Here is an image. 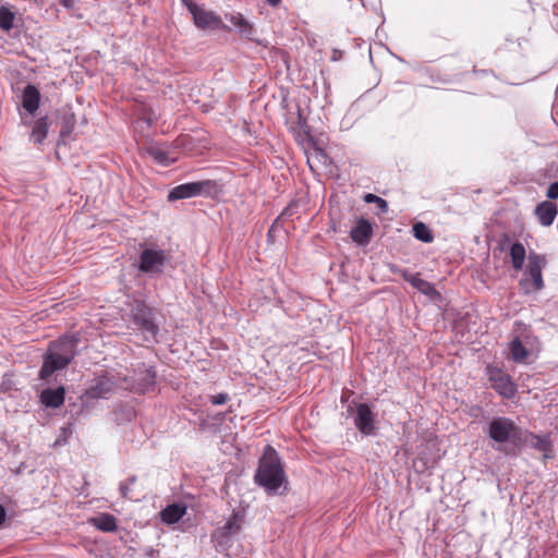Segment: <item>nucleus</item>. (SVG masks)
Segmentation results:
<instances>
[{
  "label": "nucleus",
  "mask_w": 558,
  "mask_h": 558,
  "mask_svg": "<svg viewBox=\"0 0 558 558\" xmlns=\"http://www.w3.org/2000/svg\"><path fill=\"white\" fill-rule=\"evenodd\" d=\"M77 339L75 337H62L50 342L44 355L40 368V378L47 379L54 372L64 369L76 355Z\"/></svg>",
  "instance_id": "nucleus-1"
},
{
  "label": "nucleus",
  "mask_w": 558,
  "mask_h": 558,
  "mask_svg": "<svg viewBox=\"0 0 558 558\" xmlns=\"http://www.w3.org/2000/svg\"><path fill=\"white\" fill-rule=\"evenodd\" d=\"M255 482L269 494L276 495L286 482V474L275 449L267 446L259 460Z\"/></svg>",
  "instance_id": "nucleus-2"
},
{
  "label": "nucleus",
  "mask_w": 558,
  "mask_h": 558,
  "mask_svg": "<svg viewBox=\"0 0 558 558\" xmlns=\"http://www.w3.org/2000/svg\"><path fill=\"white\" fill-rule=\"evenodd\" d=\"M546 266L544 256L534 252L527 256V266L519 281L523 293L531 294L541 291L544 288L543 268Z\"/></svg>",
  "instance_id": "nucleus-3"
},
{
  "label": "nucleus",
  "mask_w": 558,
  "mask_h": 558,
  "mask_svg": "<svg viewBox=\"0 0 558 558\" xmlns=\"http://www.w3.org/2000/svg\"><path fill=\"white\" fill-rule=\"evenodd\" d=\"M170 260V254L156 245L143 246L138 257V270L148 276H158L163 272Z\"/></svg>",
  "instance_id": "nucleus-4"
},
{
  "label": "nucleus",
  "mask_w": 558,
  "mask_h": 558,
  "mask_svg": "<svg viewBox=\"0 0 558 558\" xmlns=\"http://www.w3.org/2000/svg\"><path fill=\"white\" fill-rule=\"evenodd\" d=\"M488 436L498 444L522 441V429L509 417L496 416L488 424Z\"/></svg>",
  "instance_id": "nucleus-5"
},
{
  "label": "nucleus",
  "mask_w": 558,
  "mask_h": 558,
  "mask_svg": "<svg viewBox=\"0 0 558 558\" xmlns=\"http://www.w3.org/2000/svg\"><path fill=\"white\" fill-rule=\"evenodd\" d=\"M132 323L142 331L147 341H156L159 328L153 310L143 302H135L131 311Z\"/></svg>",
  "instance_id": "nucleus-6"
},
{
  "label": "nucleus",
  "mask_w": 558,
  "mask_h": 558,
  "mask_svg": "<svg viewBox=\"0 0 558 558\" xmlns=\"http://www.w3.org/2000/svg\"><path fill=\"white\" fill-rule=\"evenodd\" d=\"M216 190V183L211 180L189 182L177 185L168 194V201L192 198L201 195H210Z\"/></svg>",
  "instance_id": "nucleus-7"
},
{
  "label": "nucleus",
  "mask_w": 558,
  "mask_h": 558,
  "mask_svg": "<svg viewBox=\"0 0 558 558\" xmlns=\"http://www.w3.org/2000/svg\"><path fill=\"white\" fill-rule=\"evenodd\" d=\"M486 375L492 387L498 395L506 399L514 397L517 392V386L512 381L510 375L494 365L486 366Z\"/></svg>",
  "instance_id": "nucleus-8"
},
{
  "label": "nucleus",
  "mask_w": 558,
  "mask_h": 558,
  "mask_svg": "<svg viewBox=\"0 0 558 558\" xmlns=\"http://www.w3.org/2000/svg\"><path fill=\"white\" fill-rule=\"evenodd\" d=\"M187 9L193 16L196 27L201 29H229V27L222 23L221 17L215 12L192 2L187 4Z\"/></svg>",
  "instance_id": "nucleus-9"
},
{
  "label": "nucleus",
  "mask_w": 558,
  "mask_h": 558,
  "mask_svg": "<svg viewBox=\"0 0 558 558\" xmlns=\"http://www.w3.org/2000/svg\"><path fill=\"white\" fill-rule=\"evenodd\" d=\"M243 525V517L240 513H233L231 518L214 534L218 545H228L233 536L238 535Z\"/></svg>",
  "instance_id": "nucleus-10"
},
{
  "label": "nucleus",
  "mask_w": 558,
  "mask_h": 558,
  "mask_svg": "<svg viewBox=\"0 0 558 558\" xmlns=\"http://www.w3.org/2000/svg\"><path fill=\"white\" fill-rule=\"evenodd\" d=\"M355 427L363 435H372L375 432V414L366 403H360L356 407V414L354 417Z\"/></svg>",
  "instance_id": "nucleus-11"
},
{
  "label": "nucleus",
  "mask_w": 558,
  "mask_h": 558,
  "mask_svg": "<svg viewBox=\"0 0 558 558\" xmlns=\"http://www.w3.org/2000/svg\"><path fill=\"white\" fill-rule=\"evenodd\" d=\"M522 441H524L530 447L543 452L544 460L553 458V444L548 435H535L533 433H525L524 438L522 437Z\"/></svg>",
  "instance_id": "nucleus-12"
},
{
  "label": "nucleus",
  "mask_w": 558,
  "mask_h": 558,
  "mask_svg": "<svg viewBox=\"0 0 558 558\" xmlns=\"http://www.w3.org/2000/svg\"><path fill=\"white\" fill-rule=\"evenodd\" d=\"M134 384L132 389L137 392H146L154 388L156 373L153 367H140L135 374Z\"/></svg>",
  "instance_id": "nucleus-13"
},
{
  "label": "nucleus",
  "mask_w": 558,
  "mask_h": 558,
  "mask_svg": "<svg viewBox=\"0 0 558 558\" xmlns=\"http://www.w3.org/2000/svg\"><path fill=\"white\" fill-rule=\"evenodd\" d=\"M25 125L31 126L29 141L35 145H41L49 132V120L48 117H40L33 122L23 121Z\"/></svg>",
  "instance_id": "nucleus-14"
},
{
  "label": "nucleus",
  "mask_w": 558,
  "mask_h": 558,
  "mask_svg": "<svg viewBox=\"0 0 558 558\" xmlns=\"http://www.w3.org/2000/svg\"><path fill=\"white\" fill-rule=\"evenodd\" d=\"M402 277L408 281L414 289L434 300L439 295L435 287L428 281L422 279L418 274H411L407 270L402 271Z\"/></svg>",
  "instance_id": "nucleus-15"
},
{
  "label": "nucleus",
  "mask_w": 558,
  "mask_h": 558,
  "mask_svg": "<svg viewBox=\"0 0 558 558\" xmlns=\"http://www.w3.org/2000/svg\"><path fill=\"white\" fill-rule=\"evenodd\" d=\"M226 19L233 25L242 37L248 40H254L255 29L241 13L226 14Z\"/></svg>",
  "instance_id": "nucleus-16"
},
{
  "label": "nucleus",
  "mask_w": 558,
  "mask_h": 558,
  "mask_svg": "<svg viewBox=\"0 0 558 558\" xmlns=\"http://www.w3.org/2000/svg\"><path fill=\"white\" fill-rule=\"evenodd\" d=\"M534 213L542 226L549 227L553 225L558 209L556 204L549 201H544L535 207Z\"/></svg>",
  "instance_id": "nucleus-17"
},
{
  "label": "nucleus",
  "mask_w": 558,
  "mask_h": 558,
  "mask_svg": "<svg viewBox=\"0 0 558 558\" xmlns=\"http://www.w3.org/2000/svg\"><path fill=\"white\" fill-rule=\"evenodd\" d=\"M40 105V93L36 86L28 84L22 94L23 108L33 116Z\"/></svg>",
  "instance_id": "nucleus-18"
},
{
  "label": "nucleus",
  "mask_w": 558,
  "mask_h": 558,
  "mask_svg": "<svg viewBox=\"0 0 558 558\" xmlns=\"http://www.w3.org/2000/svg\"><path fill=\"white\" fill-rule=\"evenodd\" d=\"M351 238L357 245L368 244L372 236V226L365 219H360L355 227L352 228Z\"/></svg>",
  "instance_id": "nucleus-19"
},
{
  "label": "nucleus",
  "mask_w": 558,
  "mask_h": 558,
  "mask_svg": "<svg viewBox=\"0 0 558 558\" xmlns=\"http://www.w3.org/2000/svg\"><path fill=\"white\" fill-rule=\"evenodd\" d=\"M113 388V380L108 376H101L94 381L87 392L92 398H107Z\"/></svg>",
  "instance_id": "nucleus-20"
},
{
  "label": "nucleus",
  "mask_w": 558,
  "mask_h": 558,
  "mask_svg": "<svg viewBox=\"0 0 558 558\" xmlns=\"http://www.w3.org/2000/svg\"><path fill=\"white\" fill-rule=\"evenodd\" d=\"M40 401L48 408H59L64 401V388L59 387L57 389L43 390L40 393Z\"/></svg>",
  "instance_id": "nucleus-21"
},
{
  "label": "nucleus",
  "mask_w": 558,
  "mask_h": 558,
  "mask_svg": "<svg viewBox=\"0 0 558 558\" xmlns=\"http://www.w3.org/2000/svg\"><path fill=\"white\" fill-rule=\"evenodd\" d=\"M186 512V507L183 504H172L167 506L161 512V521L167 524H174L179 522Z\"/></svg>",
  "instance_id": "nucleus-22"
},
{
  "label": "nucleus",
  "mask_w": 558,
  "mask_h": 558,
  "mask_svg": "<svg viewBox=\"0 0 558 558\" xmlns=\"http://www.w3.org/2000/svg\"><path fill=\"white\" fill-rule=\"evenodd\" d=\"M511 360L515 363H527L530 351L522 343L519 337H515L509 344Z\"/></svg>",
  "instance_id": "nucleus-23"
},
{
  "label": "nucleus",
  "mask_w": 558,
  "mask_h": 558,
  "mask_svg": "<svg viewBox=\"0 0 558 558\" xmlns=\"http://www.w3.org/2000/svg\"><path fill=\"white\" fill-rule=\"evenodd\" d=\"M509 257L515 271L522 270L526 258L525 247L522 243L515 242L510 246Z\"/></svg>",
  "instance_id": "nucleus-24"
},
{
  "label": "nucleus",
  "mask_w": 558,
  "mask_h": 558,
  "mask_svg": "<svg viewBox=\"0 0 558 558\" xmlns=\"http://www.w3.org/2000/svg\"><path fill=\"white\" fill-rule=\"evenodd\" d=\"M90 523L102 532H113L117 530V520L109 513H101L92 518Z\"/></svg>",
  "instance_id": "nucleus-25"
},
{
  "label": "nucleus",
  "mask_w": 558,
  "mask_h": 558,
  "mask_svg": "<svg viewBox=\"0 0 558 558\" xmlns=\"http://www.w3.org/2000/svg\"><path fill=\"white\" fill-rule=\"evenodd\" d=\"M147 153L154 159L155 162L161 166H169L175 161V157L171 156L168 150L159 146H150L147 149Z\"/></svg>",
  "instance_id": "nucleus-26"
},
{
  "label": "nucleus",
  "mask_w": 558,
  "mask_h": 558,
  "mask_svg": "<svg viewBox=\"0 0 558 558\" xmlns=\"http://www.w3.org/2000/svg\"><path fill=\"white\" fill-rule=\"evenodd\" d=\"M413 235L415 239L424 242L430 243L434 240L433 233L429 228L423 222H416L413 226Z\"/></svg>",
  "instance_id": "nucleus-27"
},
{
  "label": "nucleus",
  "mask_w": 558,
  "mask_h": 558,
  "mask_svg": "<svg viewBox=\"0 0 558 558\" xmlns=\"http://www.w3.org/2000/svg\"><path fill=\"white\" fill-rule=\"evenodd\" d=\"M15 15L8 8H0V28L3 31H10L13 27Z\"/></svg>",
  "instance_id": "nucleus-28"
},
{
  "label": "nucleus",
  "mask_w": 558,
  "mask_h": 558,
  "mask_svg": "<svg viewBox=\"0 0 558 558\" xmlns=\"http://www.w3.org/2000/svg\"><path fill=\"white\" fill-rule=\"evenodd\" d=\"M75 125V117L72 112L65 111L62 116V126L60 130V135L62 137L69 135Z\"/></svg>",
  "instance_id": "nucleus-29"
},
{
  "label": "nucleus",
  "mask_w": 558,
  "mask_h": 558,
  "mask_svg": "<svg viewBox=\"0 0 558 558\" xmlns=\"http://www.w3.org/2000/svg\"><path fill=\"white\" fill-rule=\"evenodd\" d=\"M364 202L367 204H372V203L376 204L378 209H380L381 213H386L388 210L387 202L384 198H381L375 194H372V193L365 194Z\"/></svg>",
  "instance_id": "nucleus-30"
},
{
  "label": "nucleus",
  "mask_w": 558,
  "mask_h": 558,
  "mask_svg": "<svg viewBox=\"0 0 558 558\" xmlns=\"http://www.w3.org/2000/svg\"><path fill=\"white\" fill-rule=\"evenodd\" d=\"M210 402L215 405L225 404L229 400V396L226 392H220L214 396H210Z\"/></svg>",
  "instance_id": "nucleus-31"
},
{
  "label": "nucleus",
  "mask_w": 558,
  "mask_h": 558,
  "mask_svg": "<svg viewBox=\"0 0 558 558\" xmlns=\"http://www.w3.org/2000/svg\"><path fill=\"white\" fill-rule=\"evenodd\" d=\"M135 483V477L129 478L126 482L120 484V492L123 497H128L130 487Z\"/></svg>",
  "instance_id": "nucleus-32"
},
{
  "label": "nucleus",
  "mask_w": 558,
  "mask_h": 558,
  "mask_svg": "<svg viewBox=\"0 0 558 558\" xmlns=\"http://www.w3.org/2000/svg\"><path fill=\"white\" fill-rule=\"evenodd\" d=\"M546 196L549 198V199H556L558 198V182H554L551 183L548 189H547V192H546Z\"/></svg>",
  "instance_id": "nucleus-33"
},
{
  "label": "nucleus",
  "mask_w": 558,
  "mask_h": 558,
  "mask_svg": "<svg viewBox=\"0 0 558 558\" xmlns=\"http://www.w3.org/2000/svg\"><path fill=\"white\" fill-rule=\"evenodd\" d=\"M60 2L66 9H71L74 5V0H61Z\"/></svg>",
  "instance_id": "nucleus-34"
},
{
  "label": "nucleus",
  "mask_w": 558,
  "mask_h": 558,
  "mask_svg": "<svg viewBox=\"0 0 558 558\" xmlns=\"http://www.w3.org/2000/svg\"><path fill=\"white\" fill-rule=\"evenodd\" d=\"M281 0H267L268 4L271 7H276L280 3Z\"/></svg>",
  "instance_id": "nucleus-35"
}]
</instances>
